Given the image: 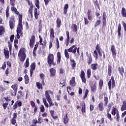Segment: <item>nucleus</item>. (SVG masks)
<instances>
[{
  "mask_svg": "<svg viewBox=\"0 0 126 126\" xmlns=\"http://www.w3.org/2000/svg\"><path fill=\"white\" fill-rule=\"evenodd\" d=\"M103 85H104V81H103V79H100L99 82V87L100 90L102 89Z\"/></svg>",
  "mask_w": 126,
  "mask_h": 126,
  "instance_id": "44",
  "label": "nucleus"
},
{
  "mask_svg": "<svg viewBox=\"0 0 126 126\" xmlns=\"http://www.w3.org/2000/svg\"><path fill=\"white\" fill-rule=\"evenodd\" d=\"M81 107H82L81 112L82 114H84V113L86 112V105L85 104V102L84 101L80 103Z\"/></svg>",
  "mask_w": 126,
  "mask_h": 126,
  "instance_id": "19",
  "label": "nucleus"
},
{
  "mask_svg": "<svg viewBox=\"0 0 126 126\" xmlns=\"http://www.w3.org/2000/svg\"><path fill=\"white\" fill-rule=\"evenodd\" d=\"M79 54V47H76L75 45H72L71 47L67 49H64V56L67 60L69 59V53H73V54H75V53Z\"/></svg>",
  "mask_w": 126,
  "mask_h": 126,
  "instance_id": "1",
  "label": "nucleus"
},
{
  "mask_svg": "<svg viewBox=\"0 0 126 126\" xmlns=\"http://www.w3.org/2000/svg\"><path fill=\"white\" fill-rule=\"evenodd\" d=\"M88 93H89V90H88V89H86L85 92V95L83 97V100H85V99L87 98V96L88 95Z\"/></svg>",
  "mask_w": 126,
  "mask_h": 126,
  "instance_id": "52",
  "label": "nucleus"
},
{
  "mask_svg": "<svg viewBox=\"0 0 126 126\" xmlns=\"http://www.w3.org/2000/svg\"><path fill=\"white\" fill-rule=\"evenodd\" d=\"M91 90L93 93L96 92L97 90V86H96V84H93L91 86Z\"/></svg>",
  "mask_w": 126,
  "mask_h": 126,
  "instance_id": "32",
  "label": "nucleus"
},
{
  "mask_svg": "<svg viewBox=\"0 0 126 126\" xmlns=\"http://www.w3.org/2000/svg\"><path fill=\"white\" fill-rule=\"evenodd\" d=\"M34 7V4L32 3L31 6L30 7L29 9V11L28 12V14L29 17H30L31 18H33V8Z\"/></svg>",
  "mask_w": 126,
  "mask_h": 126,
  "instance_id": "13",
  "label": "nucleus"
},
{
  "mask_svg": "<svg viewBox=\"0 0 126 126\" xmlns=\"http://www.w3.org/2000/svg\"><path fill=\"white\" fill-rule=\"evenodd\" d=\"M39 109L41 113H44L45 112V107H44L43 105H41L39 107Z\"/></svg>",
  "mask_w": 126,
  "mask_h": 126,
  "instance_id": "61",
  "label": "nucleus"
},
{
  "mask_svg": "<svg viewBox=\"0 0 126 126\" xmlns=\"http://www.w3.org/2000/svg\"><path fill=\"white\" fill-rule=\"evenodd\" d=\"M87 16L89 20H92V19H93V16H92V10H91V9L88 10Z\"/></svg>",
  "mask_w": 126,
  "mask_h": 126,
  "instance_id": "25",
  "label": "nucleus"
},
{
  "mask_svg": "<svg viewBox=\"0 0 126 126\" xmlns=\"http://www.w3.org/2000/svg\"><path fill=\"white\" fill-rule=\"evenodd\" d=\"M121 15L123 17H126V9L125 7H122L121 10Z\"/></svg>",
  "mask_w": 126,
  "mask_h": 126,
  "instance_id": "36",
  "label": "nucleus"
},
{
  "mask_svg": "<svg viewBox=\"0 0 126 126\" xmlns=\"http://www.w3.org/2000/svg\"><path fill=\"white\" fill-rule=\"evenodd\" d=\"M121 110L122 112H124V111H126V101H123V104L121 107Z\"/></svg>",
  "mask_w": 126,
  "mask_h": 126,
  "instance_id": "38",
  "label": "nucleus"
},
{
  "mask_svg": "<svg viewBox=\"0 0 126 126\" xmlns=\"http://www.w3.org/2000/svg\"><path fill=\"white\" fill-rule=\"evenodd\" d=\"M15 0H10V5H15Z\"/></svg>",
  "mask_w": 126,
  "mask_h": 126,
  "instance_id": "64",
  "label": "nucleus"
},
{
  "mask_svg": "<svg viewBox=\"0 0 126 126\" xmlns=\"http://www.w3.org/2000/svg\"><path fill=\"white\" fill-rule=\"evenodd\" d=\"M35 35H32L31 37L30 41V48H33L34 47V44H35Z\"/></svg>",
  "mask_w": 126,
  "mask_h": 126,
  "instance_id": "16",
  "label": "nucleus"
},
{
  "mask_svg": "<svg viewBox=\"0 0 126 126\" xmlns=\"http://www.w3.org/2000/svg\"><path fill=\"white\" fill-rule=\"evenodd\" d=\"M22 106V101L20 100L16 101L12 106V110H16L18 107Z\"/></svg>",
  "mask_w": 126,
  "mask_h": 126,
  "instance_id": "11",
  "label": "nucleus"
},
{
  "mask_svg": "<svg viewBox=\"0 0 126 126\" xmlns=\"http://www.w3.org/2000/svg\"><path fill=\"white\" fill-rule=\"evenodd\" d=\"M23 25H22V20L18 21V27L17 28L16 32L18 34H20L21 37H23Z\"/></svg>",
  "mask_w": 126,
  "mask_h": 126,
  "instance_id": "4",
  "label": "nucleus"
},
{
  "mask_svg": "<svg viewBox=\"0 0 126 126\" xmlns=\"http://www.w3.org/2000/svg\"><path fill=\"white\" fill-rule=\"evenodd\" d=\"M10 93L11 96H14V97H15V96H16V94H17V92L11 90H10Z\"/></svg>",
  "mask_w": 126,
  "mask_h": 126,
  "instance_id": "54",
  "label": "nucleus"
},
{
  "mask_svg": "<svg viewBox=\"0 0 126 126\" xmlns=\"http://www.w3.org/2000/svg\"><path fill=\"white\" fill-rule=\"evenodd\" d=\"M87 78L89 79L91 77V69L89 68L87 70Z\"/></svg>",
  "mask_w": 126,
  "mask_h": 126,
  "instance_id": "47",
  "label": "nucleus"
},
{
  "mask_svg": "<svg viewBox=\"0 0 126 126\" xmlns=\"http://www.w3.org/2000/svg\"><path fill=\"white\" fill-rule=\"evenodd\" d=\"M118 71L120 75H121L122 77H124V73H125V69L124 68V67L123 66L119 67Z\"/></svg>",
  "mask_w": 126,
  "mask_h": 126,
  "instance_id": "27",
  "label": "nucleus"
},
{
  "mask_svg": "<svg viewBox=\"0 0 126 126\" xmlns=\"http://www.w3.org/2000/svg\"><path fill=\"white\" fill-rule=\"evenodd\" d=\"M80 77H81V79L83 83H86V78H85V72H84V70H82L81 71Z\"/></svg>",
  "mask_w": 126,
  "mask_h": 126,
  "instance_id": "15",
  "label": "nucleus"
},
{
  "mask_svg": "<svg viewBox=\"0 0 126 126\" xmlns=\"http://www.w3.org/2000/svg\"><path fill=\"white\" fill-rule=\"evenodd\" d=\"M35 4L36 7H37L38 9H40V1H39V0H35Z\"/></svg>",
  "mask_w": 126,
  "mask_h": 126,
  "instance_id": "50",
  "label": "nucleus"
},
{
  "mask_svg": "<svg viewBox=\"0 0 126 126\" xmlns=\"http://www.w3.org/2000/svg\"><path fill=\"white\" fill-rule=\"evenodd\" d=\"M11 87L14 91L17 92V90H18V85H17V84L16 83L12 85Z\"/></svg>",
  "mask_w": 126,
  "mask_h": 126,
  "instance_id": "42",
  "label": "nucleus"
},
{
  "mask_svg": "<svg viewBox=\"0 0 126 126\" xmlns=\"http://www.w3.org/2000/svg\"><path fill=\"white\" fill-rule=\"evenodd\" d=\"M72 29L73 32H77V25L75 24H73L72 27H71Z\"/></svg>",
  "mask_w": 126,
  "mask_h": 126,
  "instance_id": "41",
  "label": "nucleus"
},
{
  "mask_svg": "<svg viewBox=\"0 0 126 126\" xmlns=\"http://www.w3.org/2000/svg\"><path fill=\"white\" fill-rule=\"evenodd\" d=\"M5 32V29L2 26H0V36H2Z\"/></svg>",
  "mask_w": 126,
  "mask_h": 126,
  "instance_id": "33",
  "label": "nucleus"
},
{
  "mask_svg": "<svg viewBox=\"0 0 126 126\" xmlns=\"http://www.w3.org/2000/svg\"><path fill=\"white\" fill-rule=\"evenodd\" d=\"M30 67H31L30 69V75H31V77H32V75H33L34 70H35L36 68V63L33 62L31 64Z\"/></svg>",
  "mask_w": 126,
  "mask_h": 126,
  "instance_id": "10",
  "label": "nucleus"
},
{
  "mask_svg": "<svg viewBox=\"0 0 126 126\" xmlns=\"http://www.w3.org/2000/svg\"><path fill=\"white\" fill-rule=\"evenodd\" d=\"M50 77H55L56 76V70L54 68H51L49 69Z\"/></svg>",
  "mask_w": 126,
  "mask_h": 126,
  "instance_id": "18",
  "label": "nucleus"
},
{
  "mask_svg": "<svg viewBox=\"0 0 126 126\" xmlns=\"http://www.w3.org/2000/svg\"><path fill=\"white\" fill-rule=\"evenodd\" d=\"M12 6L11 7V10L12 11V12H14L15 14H16V15H18V19L19 21L20 20H22V17L23 15L22 14H20L19 12L17 11V8L15 7V5H11Z\"/></svg>",
  "mask_w": 126,
  "mask_h": 126,
  "instance_id": "7",
  "label": "nucleus"
},
{
  "mask_svg": "<svg viewBox=\"0 0 126 126\" xmlns=\"http://www.w3.org/2000/svg\"><path fill=\"white\" fill-rule=\"evenodd\" d=\"M24 79L25 84H28V83H29V77L28 76V75L26 74L24 76Z\"/></svg>",
  "mask_w": 126,
  "mask_h": 126,
  "instance_id": "45",
  "label": "nucleus"
},
{
  "mask_svg": "<svg viewBox=\"0 0 126 126\" xmlns=\"http://www.w3.org/2000/svg\"><path fill=\"white\" fill-rule=\"evenodd\" d=\"M23 94H22V91H19L18 92V94L17 95V98L18 99V100H19V99H22V98H23Z\"/></svg>",
  "mask_w": 126,
  "mask_h": 126,
  "instance_id": "34",
  "label": "nucleus"
},
{
  "mask_svg": "<svg viewBox=\"0 0 126 126\" xmlns=\"http://www.w3.org/2000/svg\"><path fill=\"white\" fill-rule=\"evenodd\" d=\"M26 49L24 48H21L18 53V57L20 62L23 63L24 61L26 59V53H25V51Z\"/></svg>",
  "mask_w": 126,
  "mask_h": 126,
  "instance_id": "3",
  "label": "nucleus"
},
{
  "mask_svg": "<svg viewBox=\"0 0 126 126\" xmlns=\"http://www.w3.org/2000/svg\"><path fill=\"white\" fill-rule=\"evenodd\" d=\"M70 65L71 66V69H75V67L76 66V63L74 59H70Z\"/></svg>",
  "mask_w": 126,
  "mask_h": 126,
  "instance_id": "20",
  "label": "nucleus"
},
{
  "mask_svg": "<svg viewBox=\"0 0 126 126\" xmlns=\"http://www.w3.org/2000/svg\"><path fill=\"white\" fill-rule=\"evenodd\" d=\"M67 9H68V4H65L63 7V13L65 15L67 13Z\"/></svg>",
  "mask_w": 126,
  "mask_h": 126,
  "instance_id": "40",
  "label": "nucleus"
},
{
  "mask_svg": "<svg viewBox=\"0 0 126 126\" xmlns=\"http://www.w3.org/2000/svg\"><path fill=\"white\" fill-rule=\"evenodd\" d=\"M106 116L107 117V119H108L110 122H113V118H112V115H111V114H110L109 112H107Z\"/></svg>",
  "mask_w": 126,
  "mask_h": 126,
  "instance_id": "56",
  "label": "nucleus"
},
{
  "mask_svg": "<svg viewBox=\"0 0 126 126\" xmlns=\"http://www.w3.org/2000/svg\"><path fill=\"white\" fill-rule=\"evenodd\" d=\"M108 89L111 91L112 88L114 89L116 87V81H115V78L112 76L111 79L109 80L108 83Z\"/></svg>",
  "mask_w": 126,
  "mask_h": 126,
  "instance_id": "5",
  "label": "nucleus"
},
{
  "mask_svg": "<svg viewBox=\"0 0 126 126\" xmlns=\"http://www.w3.org/2000/svg\"><path fill=\"white\" fill-rule=\"evenodd\" d=\"M42 101L43 102L44 106L46 107V108H49V104H48V102H47V100L46 99V98H43Z\"/></svg>",
  "mask_w": 126,
  "mask_h": 126,
  "instance_id": "53",
  "label": "nucleus"
},
{
  "mask_svg": "<svg viewBox=\"0 0 126 126\" xmlns=\"http://www.w3.org/2000/svg\"><path fill=\"white\" fill-rule=\"evenodd\" d=\"M104 101L105 105L107 106V105H108V103L109 102V100H108V95H107V94L104 95Z\"/></svg>",
  "mask_w": 126,
  "mask_h": 126,
  "instance_id": "49",
  "label": "nucleus"
},
{
  "mask_svg": "<svg viewBox=\"0 0 126 126\" xmlns=\"http://www.w3.org/2000/svg\"><path fill=\"white\" fill-rule=\"evenodd\" d=\"M102 22V27L104 28V27H106V26L107 25V14L106 13V12H103Z\"/></svg>",
  "mask_w": 126,
  "mask_h": 126,
  "instance_id": "9",
  "label": "nucleus"
},
{
  "mask_svg": "<svg viewBox=\"0 0 126 126\" xmlns=\"http://www.w3.org/2000/svg\"><path fill=\"white\" fill-rule=\"evenodd\" d=\"M32 123V125H34V126H37V124H39V122H38V120H37V119H33Z\"/></svg>",
  "mask_w": 126,
  "mask_h": 126,
  "instance_id": "62",
  "label": "nucleus"
},
{
  "mask_svg": "<svg viewBox=\"0 0 126 126\" xmlns=\"http://www.w3.org/2000/svg\"><path fill=\"white\" fill-rule=\"evenodd\" d=\"M119 113L120 112H119V110L117 109V107L113 106V109L111 111V114L112 115V116H116V115L119 114Z\"/></svg>",
  "mask_w": 126,
  "mask_h": 126,
  "instance_id": "23",
  "label": "nucleus"
},
{
  "mask_svg": "<svg viewBox=\"0 0 126 126\" xmlns=\"http://www.w3.org/2000/svg\"><path fill=\"white\" fill-rule=\"evenodd\" d=\"M57 64H60L61 63V61L62 60V55L61 52H58L57 54Z\"/></svg>",
  "mask_w": 126,
  "mask_h": 126,
  "instance_id": "22",
  "label": "nucleus"
},
{
  "mask_svg": "<svg viewBox=\"0 0 126 126\" xmlns=\"http://www.w3.org/2000/svg\"><path fill=\"white\" fill-rule=\"evenodd\" d=\"M97 66H98L97 63H92L91 64V68L93 70H97Z\"/></svg>",
  "mask_w": 126,
  "mask_h": 126,
  "instance_id": "39",
  "label": "nucleus"
},
{
  "mask_svg": "<svg viewBox=\"0 0 126 126\" xmlns=\"http://www.w3.org/2000/svg\"><path fill=\"white\" fill-rule=\"evenodd\" d=\"M37 10H38V9L37 8H34V17L36 20H38V18H39V15L40 14V13H38Z\"/></svg>",
  "mask_w": 126,
  "mask_h": 126,
  "instance_id": "31",
  "label": "nucleus"
},
{
  "mask_svg": "<svg viewBox=\"0 0 126 126\" xmlns=\"http://www.w3.org/2000/svg\"><path fill=\"white\" fill-rule=\"evenodd\" d=\"M2 106L4 110H6V108H7V106H8V102L3 103Z\"/></svg>",
  "mask_w": 126,
  "mask_h": 126,
  "instance_id": "59",
  "label": "nucleus"
},
{
  "mask_svg": "<svg viewBox=\"0 0 126 126\" xmlns=\"http://www.w3.org/2000/svg\"><path fill=\"white\" fill-rule=\"evenodd\" d=\"M86 56L87 57V63L88 65H90V64H91L92 63V56H91V54H89L88 52H86Z\"/></svg>",
  "mask_w": 126,
  "mask_h": 126,
  "instance_id": "14",
  "label": "nucleus"
},
{
  "mask_svg": "<svg viewBox=\"0 0 126 126\" xmlns=\"http://www.w3.org/2000/svg\"><path fill=\"white\" fill-rule=\"evenodd\" d=\"M4 54L5 59H9V51L4 49Z\"/></svg>",
  "mask_w": 126,
  "mask_h": 126,
  "instance_id": "35",
  "label": "nucleus"
},
{
  "mask_svg": "<svg viewBox=\"0 0 126 126\" xmlns=\"http://www.w3.org/2000/svg\"><path fill=\"white\" fill-rule=\"evenodd\" d=\"M95 50H96L98 52L102 51V49L101 48V47H100V45L98 44L96 45L95 47Z\"/></svg>",
  "mask_w": 126,
  "mask_h": 126,
  "instance_id": "60",
  "label": "nucleus"
},
{
  "mask_svg": "<svg viewBox=\"0 0 126 126\" xmlns=\"http://www.w3.org/2000/svg\"><path fill=\"white\" fill-rule=\"evenodd\" d=\"M62 26V20L60 18H57L56 20V27L60 28Z\"/></svg>",
  "mask_w": 126,
  "mask_h": 126,
  "instance_id": "26",
  "label": "nucleus"
},
{
  "mask_svg": "<svg viewBox=\"0 0 126 126\" xmlns=\"http://www.w3.org/2000/svg\"><path fill=\"white\" fill-rule=\"evenodd\" d=\"M68 114L67 113H66L63 116V123L65 124V125H66L68 123V117L67 116Z\"/></svg>",
  "mask_w": 126,
  "mask_h": 126,
  "instance_id": "30",
  "label": "nucleus"
},
{
  "mask_svg": "<svg viewBox=\"0 0 126 126\" xmlns=\"http://www.w3.org/2000/svg\"><path fill=\"white\" fill-rule=\"evenodd\" d=\"M108 73L107 76H111L112 75V71H113V67H112V65L111 64H108Z\"/></svg>",
  "mask_w": 126,
  "mask_h": 126,
  "instance_id": "24",
  "label": "nucleus"
},
{
  "mask_svg": "<svg viewBox=\"0 0 126 126\" xmlns=\"http://www.w3.org/2000/svg\"><path fill=\"white\" fill-rule=\"evenodd\" d=\"M39 43L41 46L43 47H44V48L47 46V40L44 39L43 43V38L41 36L39 35Z\"/></svg>",
  "mask_w": 126,
  "mask_h": 126,
  "instance_id": "17",
  "label": "nucleus"
},
{
  "mask_svg": "<svg viewBox=\"0 0 126 126\" xmlns=\"http://www.w3.org/2000/svg\"><path fill=\"white\" fill-rule=\"evenodd\" d=\"M38 48V43H36V44L34 45V47L33 50L32 54L34 57H36V52H37V49Z\"/></svg>",
  "mask_w": 126,
  "mask_h": 126,
  "instance_id": "37",
  "label": "nucleus"
},
{
  "mask_svg": "<svg viewBox=\"0 0 126 126\" xmlns=\"http://www.w3.org/2000/svg\"><path fill=\"white\" fill-rule=\"evenodd\" d=\"M45 97L46 98V100L49 104V107L51 108V107H53V106L55 105V103H53V100H52L51 96L50 95V94H49V91H46L45 92Z\"/></svg>",
  "mask_w": 126,
  "mask_h": 126,
  "instance_id": "6",
  "label": "nucleus"
},
{
  "mask_svg": "<svg viewBox=\"0 0 126 126\" xmlns=\"http://www.w3.org/2000/svg\"><path fill=\"white\" fill-rule=\"evenodd\" d=\"M111 51L113 59H116V56H117V50L116 49V47H115V45H111Z\"/></svg>",
  "mask_w": 126,
  "mask_h": 126,
  "instance_id": "12",
  "label": "nucleus"
},
{
  "mask_svg": "<svg viewBox=\"0 0 126 126\" xmlns=\"http://www.w3.org/2000/svg\"><path fill=\"white\" fill-rule=\"evenodd\" d=\"M98 110H99V111H100V112H103V110H104V103H103V102H100L98 104Z\"/></svg>",
  "mask_w": 126,
  "mask_h": 126,
  "instance_id": "29",
  "label": "nucleus"
},
{
  "mask_svg": "<svg viewBox=\"0 0 126 126\" xmlns=\"http://www.w3.org/2000/svg\"><path fill=\"white\" fill-rule=\"evenodd\" d=\"M101 22H102L100 19L96 20L94 23V27H97V26H99V25H101Z\"/></svg>",
  "mask_w": 126,
  "mask_h": 126,
  "instance_id": "46",
  "label": "nucleus"
},
{
  "mask_svg": "<svg viewBox=\"0 0 126 126\" xmlns=\"http://www.w3.org/2000/svg\"><path fill=\"white\" fill-rule=\"evenodd\" d=\"M122 32V25L121 23H119L118 24V29H117V33H118V38H121V35H122V33H121Z\"/></svg>",
  "mask_w": 126,
  "mask_h": 126,
  "instance_id": "21",
  "label": "nucleus"
},
{
  "mask_svg": "<svg viewBox=\"0 0 126 126\" xmlns=\"http://www.w3.org/2000/svg\"><path fill=\"white\" fill-rule=\"evenodd\" d=\"M3 99H4L6 102H10V101H11L12 99V97L10 95H8L6 97H4Z\"/></svg>",
  "mask_w": 126,
  "mask_h": 126,
  "instance_id": "48",
  "label": "nucleus"
},
{
  "mask_svg": "<svg viewBox=\"0 0 126 126\" xmlns=\"http://www.w3.org/2000/svg\"><path fill=\"white\" fill-rule=\"evenodd\" d=\"M93 56L95 58V60H98V52L97 51H94Z\"/></svg>",
  "mask_w": 126,
  "mask_h": 126,
  "instance_id": "58",
  "label": "nucleus"
},
{
  "mask_svg": "<svg viewBox=\"0 0 126 126\" xmlns=\"http://www.w3.org/2000/svg\"><path fill=\"white\" fill-rule=\"evenodd\" d=\"M47 63L50 67L52 65L55 66L57 65V63L55 62V57L54 56V54L52 53H50L48 54L47 58Z\"/></svg>",
  "mask_w": 126,
  "mask_h": 126,
  "instance_id": "2",
  "label": "nucleus"
},
{
  "mask_svg": "<svg viewBox=\"0 0 126 126\" xmlns=\"http://www.w3.org/2000/svg\"><path fill=\"white\" fill-rule=\"evenodd\" d=\"M9 24L10 29L12 30L15 26V17L14 16H11L9 18Z\"/></svg>",
  "mask_w": 126,
  "mask_h": 126,
  "instance_id": "8",
  "label": "nucleus"
},
{
  "mask_svg": "<svg viewBox=\"0 0 126 126\" xmlns=\"http://www.w3.org/2000/svg\"><path fill=\"white\" fill-rule=\"evenodd\" d=\"M69 84L72 87L75 86L76 83L75 82V77H73L71 78V80L69 82Z\"/></svg>",
  "mask_w": 126,
  "mask_h": 126,
  "instance_id": "28",
  "label": "nucleus"
},
{
  "mask_svg": "<svg viewBox=\"0 0 126 126\" xmlns=\"http://www.w3.org/2000/svg\"><path fill=\"white\" fill-rule=\"evenodd\" d=\"M36 87L38 89H43V87L42 86V84L40 83V82H37L36 83Z\"/></svg>",
  "mask_w": 126,
  "mask_h": 126,
  "instance_id": "51",
  "label": "nucleus"
},
{
  "mask_svg": "<svg viewBox=\"0 0 126 126\" xmlns=\"http://www.w3.org/2000/svg\"><path fill=\"white\" fill-rule=\"evenodd\" d=\"M38 29L39 31H40V30H41V29H42V28H43V25L42 24V20H40L38 21Z\"/></svg>",
  "mask_w": 126,
  "mask_h": 126,
  "instance_id": "57",
  "label": "nucleus"
},
{
  "mask_svg": "<svg viewBox=\"0 0 126 126\" xmlns=\"http://www.w3.org/2000/svg\"><path fill=\"white\" fill-rule=\"evenodd\" d=\"M24 65L25 66L26 68L27 67H29V58H27L26 62L24 63Z\"/></svg>",
  "mask_w": 126,
  "mask_h": 126,
  "instance_id": "55",
  "label": "nucleus"
},
{
  "mask_svg": "<svg viewBox=\"0 0 126 126\" xmlns=\"http://www.w3.org/2000/svg\"><path fill=\"white\" fill-rule=\"evenodd\" d=\"M9 17V6H7L6 9V18L8 19Z\"/></svg>",
  "mask_w": 126,
  "mask_h": 126,
  "instance_id": "43",
  "label": "nucleus"
},
{
  "mask_svg": "<svg viewBox=\"0 0 126 126\" xmlns=\"http://www.w3.org/2000/svg\"><path fill=\"white\" fill-rule=\"evenodd\" d=\"M122 25H123V27L124 28L125 32H126V23L125 22L123 21Z\"/></svg>",
  "mask_w": 126,
  "mask_h": 126,
  "instance_id": "63",
  "label": "nucleus"
}]
</instances>
